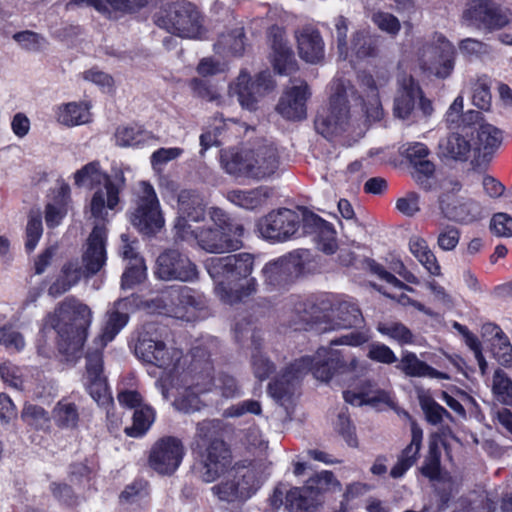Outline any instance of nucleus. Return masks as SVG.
Instances as JSON below:
<instances>
[{
    "label": "nucleus",
    "mask_w": 512,
    "mask_h": 512,
    "mask_svg": "<svg viewBox=\"0 0 512 512\" xmlns=\"http://www.w3.org/2000/svg\"><path fill=\"white\" fill-rule=\"evenodd\" d=\"M489 78L484 75L479 77L472 87V103L477 108L488 111L492 104V95Z\"/></svg>",
    "instance_id": "52"
},
{
    "label": "nucleus",
    "mask_w": 512,
    "mask_h": 512,
    "mask_svg": "<svg viewBox=\"0 0 512 512\" xmlns=\"http://www.w3.org/2000/svg\"><path fill=\"white\" fill-rule=\"evenodd\" d=\"M154 274L164 281L193 282L199 273L188 255L177 249H166L157 257Z\"/></svg>",
    "instance_id": "15"
},
{
    "label": "nucleus",
    "mask_w": 512,
    "mask_h": 512,
    "mask_svg": "<svg viewBox=\"0 0 512 512\" xmlns=\"http://www.w3.org/2000/svg\"><path fill=\"white\" fill-rule=\"evenodd\" d=\"M310 96L309 85L306 81H301L300 85L292 86L284 91L276 110L287 120H303L307 116V101Z\"/></svg>",
    "instance_id": "22"
},
{
    "label": "nucleus",
    "mask_w": 512,
    "mask_h": 512,
    "mask_svg": "<svg viewBox=\"0 0 512 512\" xmlns=\"http://www.w3.org/2000/svg\"><path fill=\"white\" fill-rule=\"evenodd\" d=\"M89 462V459L85 458L83 461L72 462L69 465L68 476L72 483L77 486L89 484L96 477L97 469Z\"/></svg>",
    "instance_id": "54"
},
{
    "label": "nucleus",
    "mask_w": 512,
    "mask_h": 512,
    "mask_svg": "<svg viewBox=\"0 0 512 512\" xmlns=\"http://www.w3.org/2000/svg\"><path fill=\"white\" fill-rule=\"evenodd\" d=\"M134 351L143 362L163 369L174 368L180 358L178 352H170L165 342L158 338L152 324H147L138 331Z\"/></svg>",
    "instance_id": "11"
},
{
    "label": "nucleus",
    "mask_w": 512,
    "mask_h": 512,
    "mask_svg": "<svg viewBox=\"0 0 512 512\" xmlns=\"http://www.w3.org/2000/svg\"><path fill=\"white\" fill-rule=\"evenodd\" d=\"M309 365L310 361L307 358L295 359L268 383V394L277 401L289 400L300 385Z\"/></svg>",
    "instance_id": "18"
},
{
    "label": "nucleus",
    "mask_w": 512,
    "mask_h": 512,
    "mask_svg": "<svg viewBox=\"0 0 512 512\" xmlns=\"http://www.w3.org/2000/svg\"><path fill=\"white\" fill-rule=\"evenodd\" d=\"M349 102L344 87L337 88V91L329 97L328 105L318 109L314 126L317 133L330 140L341 132L349 119Z\"/></svg>",
    "instance_id": "10"
},
{
    "label": "nucleus",
    "mask_w": 512,
    "mask_h": 512,
    "mask_svg": "<svg viewBox=\"0 0 512 512\" xmlns=\"http://www.w3.org/2000/svg\"><path fill=\"white\" fill-rule=\"evenodd\" d=\"M272 35V57L271 64L274 71L279 75H291L298 69L295 54L288 45L283 41V34Z\"/></svg>",
    "instance_id": "32"
},
{
    "label": "nucleus",
    "mask_w": 512,
    "mask_h": 512,
    "mask_svg": "<svg viewBox=\"0 0 512 512\" xmlns=\"http://www.w3.org/2000/svg\"><path fill=\"white\" fill-rule=\"evenodd\" d=\"M410 252L418 259L425 269L433 276L441 274V267L435 254L429 249L427 241L421 237H413L409 241Z\"/></svg>",
    "instance_id": "39"
},
{
    "label": "nucleus",
    "mask_w": 512,
    "mask_h": 512,
    "mask_svg": "<svg viewBox=\"0 0 512 512\" xmlns=\"http://www.w3.org/2000/svg\"><path fill=\"white\" fill-rule=\"evenodd\" d=\"M255 165L253 167L254 179L271 176L279 166L277 149L272 146H262L253 150Z\"/></svg>",
    "instance_id": "35"
},
{
    "label": "nucleus",
    "mask_w": 512,
    "mask_h": 512,
    "mask_svg": "<svg viewBox=\"0 0 512 512\" xmlns=\"http://www.w3.org/2000/svg\"><path fill=\"white\" fill-rule=\"evenodd\" d=\"M248 413L260 415L262 413L261 403L254 399L244 400L225 409L223 415L227 418H238Z\"/></svg>",
    "instance_id": "62"
},
{
    "label": "nucleus",
    "mask_w": 512,
    "mask_h": 512,
    "mask_svg": "<svg viewBox=\"0 0 512 512\" xmlns=\"http://www.w3.org/2000/svg\"><path fill=\"white\" fill-rule=\"evenodd\" d=\"M177 202L178 214L196 223L206 219L208 202L197 189H182L178 193Z\"/></svg>",
    "instance_id": "30"
},
{
    "label": "nucleus",
    "mask_w": 512,
    "mask_h": 512,
    "mask_svg": "<svg viewBox=\"0 0 512 512\" xmlns=\"http://www.w3.org/2000/svg\"><path fill=\"white\" fill-rule=\"evenodd\" d=\"M422 89L413 76L404 77L394 99L393 112L395 117L406 120L416 107L417 97Z\"/></svg>",
    "instance_id": "29"
},
{
    "label": "nucleus",
    "mask_w": 512,
    "mask_h": 512,
    "mask_svg": "<svg viewBox=\"0 0 512 512\" xmlns=\"http://www.w3.org/2000/svg\"><path fill=\"white\" fill-rule=\"evenodd\" d=\"M135 205L129 217L131 224L142 235H156L164 226L165 220L155 189L149 182H140V194Z\"/></svg>",
    "instance_id": "8"
},
{
    "label": "nucleus",
    "mask_w": 512,
    "mask_h": 512,
    "mask_svg": "<svg viewBox=\"0 0 512 512\" xmlns=\"http://www.w3.org/2000/svg\"><path fill=\"white\" fill-rule=\"evenodd\" d=\"M464 18L476 27L499 30L509 23L507 13L494 0H472L464 11Z\"/></svg>",
    "instance_id": "17"
},
{
    "label": "nucleus",
    "mask_w": 512,
    "mask_h": 512,
    "mask_svg": "<svg viewBox=\"0 0 512 512\" xmlns=\"http://www.w3.org/2000/svg\"><path fill=\"white\" fill-rule=\"evenodd\" d=\"M492 390L499 402L505 405H512V380L500 368L494 372Z\"/></svg>",
    "instance_id": "51"
},
{
    "label": "nucleus",
    "mask_w": 512,
    "mask_h": 512,
    "mask_svg": "<svg viewBox=\"0 0 512 512\" xmlns=\"http://www.w3.org/2000/svg\"><path fill=\"white\" fill-rule=\"evenodd\" d=\"M49 490L52 496L63 506L74 508L79 505V496L73 487L65 482H51Z\"/></svg>",
    "instance_id": "58"
},
{
    "label": "nucleus",
    "mask_w": 512,
    "mask_h": 512,
    "mask_svg": "<svg viewBox=\"0 0 512 512\" xmlns=\"http://www.w3.org/2000/svg\"><path fill=\"white\" fill-rule=\"evenodd\" d=\"M252 343L254 345V351L251 356L252 371L255 378L259 381H264L276 371V365L261 352V344L257 341L254 334L252 335Z\"/></svg>",
    "instance_id": "45"
},
{
    "label": "nucleus",
    "mask_w": 512,
    "mask_h": 512,
    "mask_svg": "<svg viewBox=\"0 0 512 512\" xmlns=\"http://www.w3.org/2000/svg\"><path fill=\"white\" fill-rule=\"evenodd\" d=\"M224 170L236 178H253L255 165L252 149L230 148L221 154Z\"/></svg>",
    "instance_id": "26"
},
{
    "label": "nucleus",
    "mask_w": 512,
    "mask_h": 512,
    "mask_svg": "<svg viewBox=\"0 0 512 512\" xmlns=\"http://www.w3.org/2000/svg\"><path fill=\"white\" fill-rule=\"evenodd\" d=\"M299 56L307 63L317 64L324 59V42L321 34H295Z\"/></svg>",
    "instance_id": "36"
},
{
    "label": "nucleus",
    "mask_w": 512,
    "mask_h": 512,
    "mask_svg": "<svg viewBox=\"0 0 512 512\" xmlns=\"http://www.w3.org/2000/svg\"><path fill=\"white\" fill-rule=\"evenodd\" d=\"M360 86L364 89L367 98L371 100V108L366 109L367 117L379 121L383 117V109L379 99V91L376 82L371 74L364 73L360 76Z\"/></svg>",
    "instance_id": "46"
},
{
    "label": "nucleus",
    "mask_w": 512,
    "mask_h": 512,
    "mask_svg": "<svg viewBox=\"0 0 512 512\" xmlns=\"http://www.w3.org/2000/svg\"><path fill=\"white\" fill-rule=\"evenodd\" d=\"M156 412L150 405H144L134 410L132 425L124 429L125 434L132 438L143 437L155 421Z\"/></svg>",
    "instance_id": "40"
},
{
    "label": "nucleus",
    "mask_w": 512,
    "mask_h": 512,
    "mask_svg": "<svg viewBox=\"0 0 512 512\" xmlns=\"http://www.w3.org/2000/svg\"><path fill=\"white\" fill-rule=\"evenodd\" d=\"M152 19L158 28L167 32H205V16L194 3L186 0L161 5Z\"/></svg>",
    "instance_id": "7"
},
{
    "label": "nucleus",
    "mask_w": 512,
    "mask_h": 512,
    "mask_svg": "<svg viewBox=\"0 0 512 512\" xmlns=\"http://www.w3.org/2000/svg\"><path fill=\"white\" fill-rule=\"evenodd\" d=\"M502 140V131L491 124L467 123L439 141L438 156L444 163L466 162L473 152L476 158L488 160Z\"/></svg>",
    "instance_id": "2"
},
{
    "label": "nucleus",
    "mask_w": 512,
    "mask_h": 512,
    "mask_svg": "<svg viewBox=\"0 0 512 512\" xmlns=\"http://www.w3.org/2000/svg\"><path fill=\"white\" fill-rule=\"evenodd\" d=\"M91 323L89 306L70 295L45 316L43 329H53L57 333L58 352L67 362H76L82 356Z\"/></svg>",
    "instance_id": "1"
},
{
    "label": "nucleus",
    "mask_w": 512,
    "mask_h": 512,
    "mask_svg": "<svg viewBox=\"0 0 512 512\" xmlns=\"http://www.w3.org/2000/svg\"><path fill=\"white\" fill-rule=\"evenodd\" d=\"M339 481L335 478L333 472L331 471H322L320 473L315 474L310 477L305 486L308 490L319 499L320 495L331 490L333 486H339Z\"/></svg>",
    "instance_id": "53"
},
{
    "label": "nucleus",
    "mask_w": 512,
    "mask_h": 512,
    "mask_svg": "<svg viewBox=\"0 0 512 512\" xmlns=\"http://www.w3.org/2000/svg\"><path fill=\"white\" fill-rule=\"evenodd\" d=\"M439 208L445 218L469 224L482 217L481 204L470 198H461L453 192H445L439 196Z\"/></svg>",
    "instance_id": "19"
},
{
    "label": "nucleus",
    "mask_w": 512,
    "mask_h": 512,
    "mask_svg": "<svg viewBox=\"0 0 512 512\" xmlns=\"http://www.w3.org/2000/svg\"><path fill=\"white\" fill-rule=\"evenodd\" d=\"M128 321L129 315L127 313H122L117 310L108 312L107 319L100 334L102 346H105L107 343L111 342L127 325Z\"/></svg>",
    "instance_id": "47"
},
{
    "label": "nucleus",
    "mask_w": 512,
    "mask_h": 512,
    "mask_svg": "<svg viewBox=\"0 0 512 512\" xmlns=\"http://www.w3.org/2000/svg\"><path fill=\"white\" fill-rule=\"evenodd\" d=\"M315 269V262L308 250L293 251L264 265L263 283L268 292H281L299 277L314 273Z\"/></svg>",
    "instance_id": "6"
},
{
    "label": "nucleus",
    "mask_w": 512,
    "mask_h": 512,
    "mask_svg": "<svg viewBox=\"0 0 512 512\" xmlns=\"http://www.w3.org/2000/svg\"><path fill=\"white\" fill-rule=\"evenodd\" d=\"M236 478L234 480L237 487H239L240 494L242 495V501H246L251 498L257 490L260 488V479L257 470L254 467H240L237 468Z\"/></svg>",
    "instance_id": "44"
},
{
    "label": "nucleus",
    "mask_w": 512,
    "mask_h": 512,
    "mask_svg": "<svg viewBox=\"0 0 512 512\" xmlns=\"http://www.w3.org/2000/svg\"><path fill=\"white\" fill-rule=\"evenodd\" d=\"M426 362L420 360L414 352H405L401 362L397 365L405 375L410 377H422Z\"/></svg>",
    "instance_id": "63"
},
{
    "label": "nucleus",
    "mask_w": 512,
    "mask_h": 512,
    "mask_svg": "<svg viewBox=\"0 0 512 512\" xmlns=\"http://www.w3.org/2000/svg\"><path fill=\"white\" fill-rule=\"evenodd\" d=\"M74 182L78 187L88 184L91 188L103 184V188L95 190L89 203L91 216L97 220H105L108 216L106 209L114 210L118 206L120 194L126 186V178L121 170L110 175L101 170L99 161H91L77 170Z\"/></svg>",
    "instance_id": "5"
},
{
    "label": "nucleus",
    "mask_w": 512,
    "mask_h": 512,
    "mask_svg": "<svg viewBox=\"0 0 512 512\" xmlns=\"http://www.w3.org/2000/svg\"><path fill=\"white\" fill-rule=\"evenodd\" d=\"M256 229L271 243L285 242L295 238L300 230V216L291 209L279 208L258 219Z\"/></svg>",
    "instance_id": "13"
},
{
    "label": "nucleus",
    "mask_w": 512,
    "mask_h": 512,
    "mask_svg": "<svg viewBox=\"0 0 512 512\" xmlns=\"http://www.w3.org/2000/svg\"><path fill=\"white\" fill-rule=\"evenodd\" d=\"M191 373L209 376L213 370L211 355L205 347H194L191 350V361L189 364Z\"/></svg>",
    "instance_id": "55"
},
{
    "label": "nucleus",
    "mask_w": 512,
    "mask_h": 512,
    "mask_svg": "<svg viewBox=\"0 0 512 512\" xmlns=\"http://www.w3.org/2000/svg\"><path fill=\"white\" fill-rule=\"evenodd\" d=\"M216 388L220 391L221 396L226 399H232L242 395V390L237 379L225 372H221L217 376Z\"/></svg>",
    "instance_id": "61"
},
{
    "label": "nucleus",
    "mask_w": 512,
    "mask_h": 512,
    "mask_svg": "<svg viewBox=\"0 0 512 512\" xmlns=\"http://www.w3.org/2000/svg\"><path fill=\"white\" fill-rule=\"evenodd\" d=\"M43 234L42 217L40 214H30L25 229V250L31 253L35 250Z\"/></svg>",
    "instance_id": "59"
},
{
    "label": "nucleus",
    "mask_w": 512,
    "mask_h": 512,
    "mask_svg": "<svg viewBox=\"0 0 512 512\" xmlns=\"http://www.w3.org/2000/svg\"><path fill=\"white\" fill-rule=\"evenodd\" d=\"M145 278L146 267L143 259H140L125 269L121 276V287L123 289H133L141 284Z\"/></svg>",
    "instance_id": "60"
},
{
    "label": "nucleus",
    "mask_w": 512,
    "mask_h": 512,
    "mask_svg": "<svg viewBox=\"0 0 512 512\" xmlns=\"http://www.w3.org/2000/svg\"><path fill=\"white\" fill-rule=\"evenodd\" d=\"M487 334L491 335L488 348L492 357L504 367L512 366V345L507 335L498 325L491 323L483 326V336Z\"/></svg>",
    "instance_id": "31"
},
{
    "label": "nucleus",
    "mask_w": 512,
    "mask_h": 512,
    "mask_svg": "<svg viewBox=\"0 0 512 512\" xmlns=\"http://www.w3.org/2000/svg\"><path fill=\"white\" fill-rule=\"evenodd\" d=\"M254 267V256L247 252L207 260L206 269L216 283L215 292L219 299L229 305L242 302L257 290L256 278L248 279L245 285L238 283L247 279Z\"/></svg>",
    "instance_id": "3"
},
{
    "label": "nucleus",
    "mask_w": 512,
    "mask_h": 512,
    "mask_svg": "<svg viewBox=\"0 0 512 512\" xmlns=\"http://www.w3.org/2000/svg\"><path fill=\"white\" fill-rule=\"evenodd\" d=\"M153 138L151 132L142 126H119L115 132L116 144L121 147H138Z\"/></svg>",
    "instance_id": "42"
},
{
    "label": "nucleus",
    "mask_w": 512,
    "mask_h": 512,
    "mask_svg": "<svg viewBox=\"0 0 512 512\" xmlns=\"http://www.w3.org/2000/svg\"><path fill=\"white\" fill-rule=\"evenodd\" d=\"M108 230L105 225H95L88 238L82 254V263L86 276H94L102 270L107 262Z\"/></svg>",
    "instance_id": "20"
},
{
    "label": "nucleus",
    "mask_w": 512,
    "mask_h": 512,
    "mask_svg": "<svg viewBox=\"0 0 512 512\" xmlns=\"http://www.w3.org/2000/svg\"><path fill=\"white\" fill-rule=\"evenodd\" d=\"M52 419L59 429L74 430L78 427L80 415L77 405L66 398L61 399L52 409Z\"/></svg>",
    "instance_id": "38"
},
{
    "label": "nucleus",
    "mask_w": 512,
    "mask_h": 512,
    "mask_svg": "<svg viewBox=\"0 0 512 512\" xmlns=\"http://www.w3.org/2000/svg\"><path fill=\"white\" fill-rule=\"evenodd\" d=\"M419 404L425 415L426 421L431 425H438L443 421L444 417L452 418L451 414L435 399L428 394L419 396Z\"/></svg>",
    "instance_id": "49"
},
{
    "label": "nucleus",
    "mask_w": 512,
    "mask_h": 512,
    "mask_svg": "<svg viewBox=\"0 0 512 512\" xmlns=\"http://www.w3.org/2000/svg\"><path fill=\"white\" fill-rule=\"evenodd\" d=\"M290 15L277 7H267L264 17H255L251 20L250 29H260L265 32H285L288 28Z\"/></svg>",
    "instance_id": "37"
},
{
    "label": "nucleus",
    "mask_w": 512,
    "mask_h": 512,
    "mask_svg": "<svg viewBox=\"0 0 512 512\" xmlns=\"http://www.w3.org/2000/svg\"><path fill=\"white\" fill-rule=\"evenodd\" d=\"M85 358L86 389L97 403L104 404L110 395L107 377L104 375L103 351L88 350Z\"/></svg>",
    "instance_id": "21"
},
{
    "label": "nucleus",
    "mask_w": 512,
    "mask_h": 512,
    "mask_svg": "<svg viewBox=\"0 0 512 512\" xmlns=\"http://www.w3.org/2000/svg\"><path fill=\"white\" fill-rule=\"evenodd\" d=\"M241 238L213 226L201 227L195 233L199 247L209 253L236 251L243 246Z\"/></svg>",
    "instance_id": "23"
},
{
    "label": "nucleus",
    "mask_w": 512,
    "mask_h": 512,
    "mask_svg": "<svg viewBox=\"0 0 512 512\" xmlns=\"http://www.w3.org/2000/svg\"><path fill=\"white\" fill-rule=\"evenodd\" d=\"M339 57L343 60L354 62L353 57L358 60L368 57H375L378 51L377 34H354L351 47L347 44V34H338Z\"/></svg>",
    "instance_id": "25"
},
{
    "label": "nucleus",
    "mask_w": 512,
    "mask_h": 512,
    "mask_svg": "<svg viewBox=\"0 0 512 512\" xmlns=\"http://www.w3.org/2000/svg\"><path fill=\"white\" fill-rule=\"evenodd\" d=\"M320 499L304 485L303 487H291L285 495V508L289 512H317Z\"/></svg>",
    "instance_id": "34"
},
{
    "label": "nucleus",
    "mask_w": 512,
    "mask_h": 512,
    "mask_svg": "<svg viewBox=\"0 0 512 512\" xmlns=\"http://www.w3.org/2000/svg\"><path fill=\"white\" fill-rule=\"evenodd\" d=\"M335 327L339 329L358 328L364 322L360 308L350 302H341L335 311Z\"/></svg>",
    "instance_id": "43"
},
{
    "label": "nucleus",
    "mask_w": 512,
    "mask_h": 512,
    "mask_svg": "<svg viewBox=\"0 0 512 512\" xmlns=\"http://www.w3.org/2000/svg\"><path fill=\"white\" fill-rule=\"evenodd\" d=\"M191 449L199 458L204 482H214L231 467L232 451L221 438L217 421L203 420L197 424Z\"/></svg>",
    "instance_id": "4"
},
{
    "label": "nucleus",
    "mask_w": 512,
    "mask_h": 512,
    "mask_svg": "<svg viewBox=\"0 0 512 512\" xmlns=\"http://www.w3.org/2000/svg\"><path fill=\"white\" fill-rule=\"evenodd\" d=\"M415 169L414 179L421 188L426 191L432 189L431 179L434 177L435 165L427 158L413 166Z\"/></svg>",
    "instance_id": "64"
},
{
    "label": "nucleus",
    "mask_w": 512,
    "mask_h": 512,
    "mask_svg": "<svg viewBox=\"0 0 512 512\" xmlns=\"http://www.w3.org/2000/svg\"><path fill=\"white\" fill-rule=\"evenodd\" d=\"M343 399L353 406L369 405L376 407L379 404L390 405V394L378 387L372 379L359 380L353 389L343 391Z\"/></svg>",
    "instance_id": "24"
},
{
    "label": "nucleus",
    "mask_w": 512,
    "mask_h": 512,
    "mask_svg": "<svg viewBox=\"0 0 512 512\" xmlns=\"http://www.w3.org/2000/svg\"><path fill=\"white\" fill-rule=\"evenodd\" d=\"M305 311L310 314L314 320H320L326 317V313L332 310L333 303L327 294H312L305 303Z\"/></svg>",
    "instance_id": "56"
},
{
    "label": "nucleus",
    "mask_w": 512,
    "mask_h": 512,
    "mask_svg": "<svg viewBox=\"0 0 512 512\" xmlns=\"http://www.w3.org/2000/svg\"><path fill=\"white\" fill-rule=\"evenodd\" d=\"M310 361L309 367L305 370V375L309 372L323 382L330 381L337 374L353 372L358 367V359L351 357L346 360L343 350L319 347L313 356H303Z\"/></svg>",
    "instance_id": "12"
},
{
    "label": "nucleus",
    "mask_w": 512,
    "mask_h": 512,
    "mask_svg": "<svg viewBox=\"0 0 512 512\" xmlns=\"http://www.w3.org/2000/svg\"><path fill=\"white\" fill-rule=\"evenodd\" d=\"M89 107L83 102H69L58 108L57 119L59 123L68 126H78L89 121Z\"/></svg>",
    "instance_id": "41"
},
{
    "label": "nucleus",
    "mask_w": 512,
    "mask_h": 512,
    "mask_svg": "<svg viewBox=\"0 0 512 512\" xmlns=\"http://www.w3.org/2000/svg\"><path fill=\"white\" fill-rule=\"evenodd\" d=\"M423 430L415 422L411 424V441L400 452L397 462L390 470V476L394 479L403 477L406 472L416 463L422 447Z\"/></svg>",
    "instance_id": "28"
},
{
    "label": "nucleus",
    "mask_w": 512,
    "mask_h": 512,
    "mask_svg": "<svg viewBox=\"0 0 512 512\" xmlns=\"http://www.w3.org/2000/svg\"><path fill=\"white\" fill-rule=\"evenodd\" d=\"M270 196V189L265 186L250 190L235 189L227 193V199L231 203L247 210H254L263 206Z\"/></svg>",
    "instance_id": "33"
},
{
    "label": "nucleus",
    "mask_w": 512,
    "mask_h": 512,
    "mask_svg": "<svg viewBox=\"0 0 512 512\" xmlns=\"http://www.w3.org/2000/svg\"><path fill=\"white\" fill-rule=\"evenodd\" d=\"M456 50L443 34L436 43L424 45L419 57L424 72L445 79L451 75L455 66Z\"/></svg>",
    "instance_id": "14"
},
{
    "label": "nucleus",
    "mask_w": 512,
    "mask_h": 512,
    "mask_svg": "<svg viewBox=\"0 0 512 512\" xmlns=\"http://www.w3.org/2000/svg\"><path fill=\"white\" fill-rule=\"evenodd\" d=\"M211 221L214 223V228L221 229L225 232L232 233L233 236L243 237L244 226L240 223L234 222L229 214L219 207H211L208 211Z\"/></svg>",
    "instance_id": "50"
},
{
    "label": "nucleus",
    "mask_w": 512,
    "mask_h": 512,
    "mask_svg": "<svg viewBox=\"0 0 512 512\" xmlns=\"http://www.w3.org/2000/svg\"><path fill=\"white\" fill-rule=\"evenodd\" d=\"M377 330L385 336H388L400 345L412 344L414 335L412 331L401 322H392L390 324H379Z\"/></svg>",
    "instance_id": "57"
},
{
    "label": "nucleus",
    "mask_w": 512,
    "mask_h": 512,
    "mask_svg": "<svg viewBox=\"0 0 512 512\" xmlns=\"http://www.w3.org/2000/svg\"><path fill=\"white\" fill-rule=\"evenodd\" d=\"M313 241L316 243V246L320 251L328 255L334 254L338 248V243L333 224L323 220L320 228L313 237Z\"/></svg>",
    "instance_id": "48"
},
{
    "label": "nucleus",
    "mask_w": 512,
    "mask_h": 512,
    "mask_svg": "<svg viewBox=\"0 0 512 512\" xmlns=\"http://www.w3.org/2000/svg\"><path fill=\"white\" fill-rule=\"evenodd\" d=\"M206 300L202 293L188 286L172 288L167 292L166 306L171 307V311L177 316L182 317L188 309L201 310L205 307Z\"/></svg>",
    "instance_id": "27"
},
{
    "label": "nucleus",
    "mask_w": 512,
    "mask_h": 512,
    "mask_svg": "<svg viewBox=\"0 0 512 512\" xmlns=\"http://www.w3.org/2000/svg\"><path fill=\"white\" fill-rule=\"evenodd\" d=\"M185 447L181 439L175 436H163L151 447L149 466L161 475H172L181 465Z\"/></svg>",
    "instance_id": "16"
},
{
    "label": "nucleus",
    "mask_w": 512,
    "mask_h": 512,
    "mask_svg": "<svg viewBox=\"0 0 512 512\" xmlns=\"http://www.w3.org/2000/svg\"><path fill=\"white\" fill-rule=\"evenodd\" d=\"M276 82L271 72L266 69L251 76L247 69H241L235 81L230 85V90L237 96L243 109L256 111L259 101L271 93Z\"/></svg>",
    "instance_id": "9"
}]
</instances>
